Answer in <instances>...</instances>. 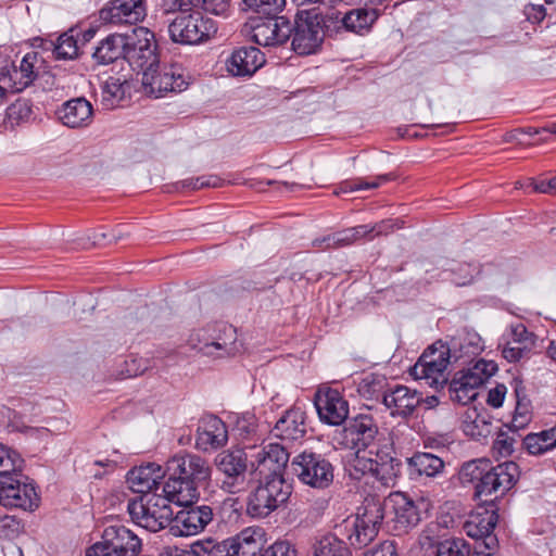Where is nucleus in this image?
Listing matches in <instances>:
<instances>
[{
    "mask_svg": "<svg viewBox=\"0 0 556 556\" xmlns=\"http://www.w3.org/2000/svg\"><path fill=\"white\" fill-rule=\"evenodd\" d=\"M167 472L203 486L211 479L212 469L205 458L197 454L185 453L177 454L167 462Z\"/></svg>",
    "mask_w": 556,
    "mask_h": 556,
    "instance_id": "19",
    "label": "nucleus"
},
{
    "mask_svg": "<svg viewBox=\"0 0 556 556\" xmlns=\"http://www.w3.org/2000/svg\"><path fill=\"white\" fill-rule=\"evenodd\" d=\"M261 556H296V551L289 542L279 541L266 548Z\"/></svg>",
    "mask_w": 556,
    "mask_h": 556,
    "instance_id": "59",
    "label": "nucleus"
},
{
    "mask_svg": "<svg viewBox=\"0 0 556 556\" xmlns=\"http://www.w3.org/2000/svg\"><path fill=\"white\" fill-rule=\"evenodd\" d=\"M55 113L60 122L70 128L87 127L91 124L93 118V108L91 103L83 97L67 100Z\"/></svg>",
    "mask_w": 556,
    "mask_h": 556,
    "instance_id": "30",
    "label": "nucleus"
},
{
    "mask_svg": "<svg viewBox=\"0 0 556 556\" xmlns=\"http://www.w3.org/2000/svg\"><path fill=\"white\" fill-rule=\"evenodd\" d=\"M189 10L204 11L215 15H223L229 8L228 0H187Z\"/></svg>",
    "mask_w": 556,
    "mask_h": 556,
    "instance_id": "50",
    "label": "nucleus"
},
{
    "mask_svg": "<svg viewBox=\"0 0 556 556\" xmlns=\"http://www.w3.org/2000/svg\"><path fill=\"white\" fill-rule=\"evenodd\" d=\"M345 554L344 543L333 535H327L318 542L314 556H345Z\"/></svg>",
    "mask_w": 556,
    "mask_h": 556,
    "instance_id": "48",
    "label": "nucleus"
},
{
    "mask_svg": "<svg viewBox=\"0 0 556 556\" xmlns=\"http://www.w3.org/2000/svg\"><path fill=\"white\" fill-rule=\"evenodd\" d=\"M481 386V379L466 370H460L448 383L450 399L458 404L467 405L476 400L477 389Z\"/></svg>",
    "mask_w": 556,
    "mask_h": 556,
    "instance_id": "35",
    "label": "nucleus"
},
{
    "mask_svg": "<svg viewBox=\"0 0 556 556\" xmlns=\"http://www.w3.org/2000/svg\"><path fill=\"white\" fill-rule=\"evenodd\" d=\"M380 505L383 506V517L387 511L393 514L392 522L399 532H407L415 528L429 508V502L425 498L413 500L403 492L391 493L383 501L380 500Z\"/></svg>",
    "mask_w": 556,
    "mask_h": 556,
    "instance_id": "11",
    "label": "nucleus"
},
{
    "mask_svg": "<svg viewBox=\"0 0 556 556\" xmlns=\"http://www.w3.org/2000/svg\"><path fill=\"white\" fill-rule=\"evenodd\" d=\"M181 12L169 25L168 34L174 42L181 45H200L207 41L217 31L215 22L200 11Z\"/></svg>",
    "mask_w": 556,
    "mask_h": 556,
    "instance_id": "9",
    "label": "nucleus"
},
{
    "mask_svg": "<svg viewBox=\"0 0 556 556\" xmlns=\"http://www.w3.org/2000/svg\"><path fill=\"white\" fill-rule=\"evenodd\" d=\"M458 270L459 274H455L453 282L459 287L470 285L473 281L475 274L478 273L477 267L471 264H462Z\"/></svg>",
    "mask_w": 556,
    "mask_h": 556,
    "instance_id": "60",
    "label": "nucleus"
},
{
    "mask_svg": "<svg viewBox=\"0 0 556 556\" xmlns=\"http://www.w3.org/2000/svg\"><path fill=\"white\" fill-rule=\"evenodd\" d=\"M509 336V339H511L516 344L528 345L529 349H531L534 343L533 334L528 331L527 327L521 323L510 327Z\"/></svg>",
    "mask_w": 556,
    "mask_h": 556,
    "instance_id": "57",
    "label": "nucleus"
},
{
    "mask_svg": "<svg viewBox=\"0 0 556 556\" xmlns=\"http://www.w3.org/2000/svg\"><path fill=\"white\" fill-rule=\"evenodd\" d=\"M217 471L223 475L220 488L229 494L241 492L247 483L248 456L241 448L227 450L215 459Z\"/></svg>",
    "mask_w": 556,
    "mask_h": 556,
    "instance_id": "15",
    "label": "nucleus"
},
{
    "mask_svg": "<svg viewBox=\"0 0 556 556\" xmlns=\"http://www.w3.org/2000/svg\"><path fill=\"white\" fill-rule=\"evenodd\" d=\"M507 388L505 384L498 383L488 392L486 403L493 408H498L503 405Z\"/></svg>",
    "mask_w": 556,
    "mask_h": 556,
    "instance_id": "61",
    "label": "nucleus"
},
{
    "mask_svg": "<svg viewBox=\"0 0 556 556\" xmlns=\"http://www.w3.org/2000/svg\"><path fill=\"white\" fill-rule=\"evenodd\" d=\"M445 344L455 364H467L483 350L480 334L466 328L458 330Z\"/></svg>",
    "mask_w": 556,
    "mask_h": 556,
    "instance_id": "26",
    "label": "nucleus"
},
{
    "mask_svg": "<svg viewBox=\"0 0 556 556\" xmlns=\"http://www.w3.org/2000/svg\"><path fill=\"white\" fill-rule=\"evenodd\" d=\"M188 342L192 349L207 356H229L239 351L236 328L225 323L192 332Z\"/></svg>",
    "mask_w": 556,
    "mask_h": 556,
    "instance_id": "7",
    "label": "nucleus"
},
{
    "mask_svg": "<svg viewBox=\"0 0 556 556\" xmlns=\"http://www.w3.org/2000/svg\"><path fill=\"white\" fill-rule=\"evenodd\" d=\"M292 35V24L285 16H266L252 26V39L258 46H279Z\"/></svg>",
    "mask_w": 556,
    "mask_h": 556,
    "instance_id": "23",
    "label": "nucleus"
},
{
    "mask_svg": "<svg viewBox=\"0 0 556 556\" xmlns=\"http://www.w3.org/2000/svg\"><path fill=\"white\" fill-rule=\"evenodd\" d=\"M306 414L301 407H291L276 421L274 437L286 441H301L306 434Z\"/></svg>",
    "mask_w": 556,
    "mask_h": 556,
    "instance_id": "27",
    "label": "nucleus"
},
{
    "mask_svg": "<svg viewBox=\"0 0 556 556\" xmlns=\"http://www.w3.org/2000/svg\"><path fill=\"white\" fill-rule=\"evenodd\" d=\"M235 430L242 438H249L257 430L256 416L251 412H244L239 415L235 422Z\"/></svg>",
    "mask_w": 556,
    "mask_h": 556,
    "instance_id": "52",
    "label": "nucleus"
},
{
    "mask_svg": "<svg viewBox=\"0 0 556 556\" xmlns=\"http://www.w3.org/2000/svg\"><path fill=\"white\" fill-rule=\"evenodd\" d=\"M498 520L495 511L471 516L464 525L466 534L475 539L473 555L495 556L498 551V540L493 533Z\"/></svg>",
    "mask_w": 556,
    "mask_h": 556,
    "instance_id": "16",
    "label": "nucleus"
},
{
    "mask_svg": "<svg viewBox=\"0 0 556 556\" xmlns=\"http://www.w3.org/2000/svg\"><path fill=\"white\" fill-rule=\"evenodd\" d=\"M522 444L532 455H541L555 448L556 426L536 433H529L525 437Z\"/></svg>",
    "mask_w": 556,
    "mask_h": 556,
    "instance_id": "39",
    "label": "nucleus"
},
{
    "mask_svg": "<svg viewBox=\"0 0 556 556\" xmlns=\"http://www.w3.org/2000/svg\"><path fill=\"white\" fill-rule=\"evenodd\" d=\"M142 84L149 89V93L155 98L168 92H181L187 89L189 81L185 70L179 64L160 66L159 62L142 75Z\"/></svg>",
    "mask_w": 556,
    "mask_h": 556,
    "instance_id": "14",
    "label": "nucleus"
},
{
    "mask_svg": "<svg viewBox=\"0 0 556 556\" xmlns=\"http://www.w3.org/2000/svg\"><path fill=\"white\" fill-rule=\"evenodd\" d=\"M320 26L323 29V36L328 35L330 37L337 36L344 31V12L338 9H329L325 14L321 15Z\"/></svg>",
    "mask_w": 556,
    "mask_h": 556,
    "instance_id": "42",
    "label": "nucleus"
},
{
    "mask_svg": "<svg viewBox=\"0 0 556 556\" xmlns=\"http://www.w3.org/2000/svg\"><path fill=\"white\" fill-rule=\"evenodd\" d=\"M473 415L472 418L471 414H467V419L470 421H465V433L475 439L486 438L491 433V424L476 410H473Z\"/></svg>",
    "mask_w": 556,
    "mask_h": 556,
    "instance_id": "46",
    "label": "nucleus"
},
{
    "mask_svg": "<svg viewBox=\"0 0 556 556\" xmlns=\"http://www.w3.org/2000/svg\"><path fill=\"white\" fill-rule=\"evenodd\" d=\"M230 541L233 545L232 555L257 556L265 544V532L260 527H249L230 538Z\"/></svg>",
    "mask_w": 556,
    "mask_h": 556,
    "instance_id": "36",
    "label": "nucleus"
},
{
    "mask_svg": "<svg viewBox=\"0 0 556 556\" xmlns=\"http://www.w3.org/2000/svg\"><path fill=\"white\" fill-rule=\"evenodd\" d=\"M147 15L146 0H111L99 12L106 24H137Z\"/></svg>",
    "mask_w": 556,
    "mask_h": 556,
    "instance_id": "21",
    "label": "nucleus"
},
{
    "mask_svg": "<svg viewBox=\"0 0 556 556\" xmlns=\"http://www.w3.org/2000/svg\"><path fill=\"white\" fill-rule=\"evenodd\" d=\"M199 485L179 476L168 475V480L163 485L162 492L168 498L169 504L185 506L194 503L199 498Z\"/></svg>",
    "mask_w": 556,
    "mask_h": 556,
    "instance_id": "34",
    "label": "nucleus"
},
{
    "mask_svg": "<svg viewBox=\"0 0 556 556\" xmlns=\"http://www.w3.org/2000/svg\"><path fill=\"white\" fill-rule=\"evenodd\" d=\"M395 178L393 174H383L378 175L370 180H367L365 178H355V179H349L340 182V185L334 190L336 194L340 193H349L359 190H368V189H376L380 187L381 185L391 181Z\"/></svg>",
    "mask_w": 556,
    "mask_h": 556,
    "instance_id": "41",
    "label": "nucleus"
},
{
    "mask_svg": "<svg viewBox=\"0 0 556 556\" xmlns=\"http://www.w3.org/2000/svg\"><path fill=\"white\" fill-rule=\"evenodd\" d=\"M516 408L513 422L515 427H522L530 420V401L525 394V388L517 383L515 387Z\"/></svg>",
    "mask_w": 556,
    "mask_h": 556,
    "instance_id": "45",
    "label": "nucleus"
},
{
    "mask_svg": "<svg viewBox=\"0 0 556 556\" xmlns=\"http://www.w3.org/2000/svg\"><path fill=\"white\" fill-rule=\"evenodd\" d=\"M386 379L382 376L369 375L358 384L359 394L366 400L383 399Z\"/></svg>",
    "mask_w": 556,
    "mask_h": 556,
    "instance_id": "43",
    "label": "nucleus"
},
{
    "mask_svg": "<svg viewBox=\"0 0 556 556\" xmlns=\"http://www.w3.org/2000/svg\"><path fill=\"white\" fill-rule=\"evenodd\" d=\"M127 511L135 523L150 532L169 529L174 515L168 498L155 492L129 500Z\"/></svg>",
    "mask_w": 556,
    "mask_h": 556,
    "instance_id": "4",
    "label": "nucleus"
},
{
    "mask_svg": "<svg viewBox=\"0 0 556 556\" xmlns=\"http://www.w3.org/2000/svg\"><path fill=\"white\" fill-rule=\"evenodd\" d=\"M42 48L51 50L56 60H74L78 55L77 40L68 33L60 35L56 42L42 40Z\"/></svg>",
    "mask_w": 556,
    "mask_h": 556,
    "instance_id": "40",
    "label": "nucleus"
},
{
    "mask_svg": "<svg viewBox=\"0 0 556 556\" xmlns=\"http://www.w3.org/2000/svg\"><path fill=\"white\" fill-rule=\"evenodd\" d=\"M151 367L149 359L144 357L130 356L125 361V370L123 374L126 378L137 377L144 374Z\"/></svg>",
    "mask_w": 556,
    "mask_h": 556,
    "instance_id": "55",
    "label": "nucleus"
},
{
    "mask_svg": "<svg viewBox=\"0 0 556 556\" xmlns=\"http://www.w3.org/2000/svg\"><path fill=\"white\" fill-rule=\"evenodd\" d=\"M314 405L321 422L342 425L349 416V402L341 392L332 388H320L315 394Z\"/></svg>",
    "mask_w": 556,
    "mask_h": 556,
    "instance_id": "20",
    "label": "nucleus"
},
{
    "mask_svg": "<svg viewBox=\"0 0 556 556\" xmlns=\"http://www.w3.org/2000/svg\"><path fill=\"white\" fill-rule=\"evenodd\" d=\"M243 3L256 13L271 16L283 9L286 0H243Z\"/></svg>",
    "mask_w": 556,
    "mask_h": 556,
    "instance_id": "49",
    "label": "nucleus"
},
{
    "mask_svg": "<svg viewBox=\"0 0 556 556\" xmlns=\"http://www.w3.org/2000/svg\"><path fill=\"white\" fill-rule=\"evenodd\" d=\"M290 470L302 484L317 490L329 488L334 479V467L324 455L312 450L293 456Z\"/></svg>",
    "mask_w": 556,
    "mask_h": 556,
    "instance_id": "5",
    "label": "nucleus"
},
{
    "mask_svg": "<svg viewBox=\"0 0 556 556\" xmlns=\"http://www.w3.org/2000/svg\"><path fill=\"white\" fill-rule=\"evenodd\" d=\"M173 515L169 533L174 536H191L202 532L213 520L208 505L188 504Z\"/></svg>",
    "mask_w": 556,
    "mask_h": 556,
    "instance_id": "18",
    "label": "nucleus"
},
{
    "mask_svg": "<svg viewBox=\"0 0 556 556\" xmlns=\"http://www.w3.org/2000/svg\"><path fill=\"white\" fill-rule=\"evenodd\" d=\"M383 519V506L380 505V500L365 498L349 529L350 544L355 548L367 546L377 536Z\"/></svg>",
    "mask_w": 556,
    "mask_h": 556,
    "instance_id": "12",
    "label": "nucleus"
},
{
    "mask_svg": "<svg viewBox=\"0 0 556 556\" xmlns=\"http://www.w3.org/2000/svg\"><path fill=\"white\" fill-rule=\"evenodd\" d=\"M141 546V540L128 528L112 525L104 529L101 541L87 549L86 556H137Z\"/></svg>",
    "mask_w": 556,
    "mask_h": 556,
    "instance_id": "10",
    "label": "nucleus"
},
{
    "mask_svg": "<svg viewBox=\"0 0 556 556\" xmlns=\"http://www.w3.org/2000/svg\"><path fill=\"white\" fill-rule=\"evenodd\" d=\"M224 180L216 175H204L195 178H187L178 182L182 189L199 190L202 188H219Z\"/></svg>",
    "mask_w": 556,
    "mask_h": 556,
    "instance_id": "51",
    "label": "nucleus"
},
{
    "mask_svg": "<svg viewBox=\"0 0 556 556\" xmlns=\"http://www.w3.org/2000/svg\"><path fill=\"white\" fill-rule=\"evenodd\" d=\"M206 556H235L232 555V544L229 539L216 541L214 539H206L195 544Z\"/></svg>",
    "mask_w": 556,
    "mask_h": 556,
    "instance_id": "47",
    "label": "nucleus"
},
{
    "mask_svg": "<svg viewBox=\"0 0 556 556\" xmlns=\"http://www.w3.org/2000/svg\"><path fill=\"white\" fill-rule=\"evenodd\" d=\"M323 243H326L327 248L350 245L354 243L353 233L348 228L328 237H324L323 239H316L313 241L314 247H321Z\"/></svg>",
    "mask_w": 556,
    "mask_h": 556,
    "instance_id": "53",
    "label": "nucleus"
},
{
    "mask_svg": "<svg viewBox=\"0 0 556 556\" xmlns=\"http://www.w3.org/2000/svg\"><path fill=\"white\" fill-rule=\"evenodd\" d=\"M292 486L282 476H266L248 498L247 511L255 518H265L287 503Z\"/></svg>",
    "mask_w": 556,
    "mask_h": 556,
    "instance_id": "6",
    "label": "nucleus"
},
{
    "mask_svg": "<svg viewBox=\"0 0 556 556\" xmlns=\"http://www.w3.org/2000/svg\"><path fill=\"white\" fill-rule=\"evenodd\" d=\"M253 457V465L256 466V470L265 477L282 476V471L289 462L288 451L278 443L263 445Z\"/></svg>",
    "mask_w": 556,
    "mask_h": 556,
    "instance_id": "28",
    "label": "nucleus"
},
{
    "mask_svg": "<svg viewBox=\"0 0 556 556\" xmlns=\"http://www.w3.org/2000/svg\"><path fill=\"white\" fill-rule=\"evenodd\" d=\"M123 462V455L117 452V451H114L112 453L111 456L109 457H103V458H98L96 459L91 466L93 467H103L104 468V471L103 472H99V471H94L93 472V477L97 478V479H100L103 477V475L108 473V472H112L116 469V467Z\"/></svg>",
    "mask_w": 556,
    "mask_h": 556,
    "instance_id": "56",
    "label": "nucleus"
},
{
    "mask_svg": "<svg viewBox=\"0 0 556 556\" xmlns=\"http://www.w3.org/2000/svg\"><path fill=\"white\" fill-rule=\"evenodd\" d=\"M519 475V466L515 462L493 466L485 458L465 463L458 473L463 484H475V497L484 502L505 495L515 485Z\"/></svg>",
    "mask_w": 556,
    "mask_h": 556,
    "instance_id": "2",
    "label": "nucleus"
},
{
    "mask_svg": "<svg viewBox=\"0 0 556 556\" xmlns=\"http://www.w3.org/2000/svg\"><path fill=\"white\" fill-rule=\"evenodd\" d=\"M529 350L528 345H519L511 339H508L503 345L502 355L506 361L514 363L520 361L523 354Z\"/></svg>",
    "mask_w": 556,
    "mask_h": 556,
    "instance_id": "58",
    "label": "nucleus"
},
{
    "mask_svg": "<svg viewBox=\"0 0 556 556\" xmlns=\"http://www.w3.org/2000/svg\"><path fill=\"white\" fill-rule=\"evenodd\" d=\"M124 59L136 70L149 71L159 62L154 34L146 27H136L125 34Z\"/></svg>",
    "mask_w": 556,
    "mask_h": 556,
    "instance_id": "13",
    "label": "nucleus"
},
{
    "mask_svg": "<svg viewBox=\"0 0 556 556\" xmlns=\"http://www.w3.org/2000/svg\"><path fill=\"white\" fill-rule=\"evenodd\" d=\"M126 80H122L119 77L110 76L102 85V100L109 105H114L115 102L121 101L125 96V84Z\"/></svg>",
    "mask_w": 556,
    "mask_h": 556,
    "instance_id": "44",
    "label": "nucleus"
},
{
    "mask_svg": "<svg viewBox=\"0 0 556 556\" xmlns=\"http://www.w3.org/2000/svg\"><path fill=\"white\" fill-rule=\"evenodd\" d=\"M514 443L515 440L513 438L501 433L494 442V448L497 450L501 455H510L514 452Z\"/></svg>",
    "mask_w": 556,
    "mask_h": 556,
    "instance_id": "64",
    "label": "nucleus"
},
{
    "mask_svg": "<svg viewBox=\"0 0 556 556\" xmlns=\"http://www.w3.org/2000/svg\"><path fill=\"white\" fill-rule=\"evenodd\" d=\"M402 463L395 457L393 446L376 441L349 462L345 467L348 475L354 480L370 476L381 485L393 488L401 473Z\"/></svg>",
    "mask_w": 556,
    "mask_h": 556,
    "instance_id": "3",
    "label": "nucleus"
},
{
    "mask_svg": "<svg viewBox=\"0 0 556 556\" xmlns=\"http://www.w3.org/2000/svg\"><path fill=\"white\" fill-rule=\"evenodd\" d=\"M24 459L14 450L0 443V505L34 511L40 496L33 481L23 473Z\"/></svg>",
    "mask_w": 556,
    "mask_h": 556,
    "instance_id": "1",
    "label": "nucleus"
},
{
    "mask_svg": "<svg viewBox=\"0 0 556 556\" xmlns=\"http://www.w3.org/2000/svg\"><path fill=\"white\" fill-rule=\"evenodd\" d=\"M164 475L165 472L160 465L148 463L129 470L126 480L132 492L144 495L152 494V490L159 489Z\"/></svg>",
    "mask_w": 556,
    "mask_h": 556,
    "instance_id": "32",
    "label": "nucleus"
},
{
    "mask_svg": "<svg viewBox=\"0 0 556 556\" xmlns=\"http://www.w3.org/2000/svg\"><path fill=\"white\" fill-rule=\"evenodd\" d=\"M18 522L12 516H0V539L10 538L17 531Z\"/></svg>",
    "mask_w": 556,
    "mask_h": 556,
    "instance_id": "63",
    "label": "nucleus"
},
{
    "mask_svg": "<svg viewBox=\"0 0 556 556\" xmlns=\"http://www.w3.org/2000/svg\"><path fill=\"white\" fill-rule=\"evenodd\" d=\"M408 476L413 480L437 478L444 472L445 462L429 452H415L406 459Z\"/></svg>",
    "mask_w": 556,
    "mask_h": 556,
    "instance_id": "33",
    "label": "nucleus"
},
{
    "mask_svg": "<svg viewBox=\"0 0 556 556\" xmlns=\"http://www.w3.org/2000/svg\"><path fill=\"white\" fill-rule=\"evenodd\" d=\"M125 56V34H112L101 40L92 58L98 64L106 65Z\"/></svg>",
    "mask_w": 556,
    "mask_h": 556,
    "instance_id": "37",
    "label": "nucleus"
},
{
    "mask_svg": "<svg viewBox=\"0 0 556 556\" xmlns=\"http://www.w3.org/2000/svg\"><path fill=\"white\" fill-rule=\"evenodd\" d=\"M39 60L37 52H28L22 58L18 65L12 64L0 68L2 97L7 91L16 93L29 87L38 75L37 63Z\"/></svg>",
    "mask_w": 556,
    "mask_h": 556,
    "instance_id": "17",
    "label": "nucleus"
},
{
    "mask_svg": "<svg viewBox=\"0 0 556 556\" xmlns=\"http://www.w3.org/2000/svg\"><path fill=\"white\" fill-rule=\"evenodd\" d=\"M265 63V56L256 47H240L227 59V71L232 76H251Z\"/></svg>",
    "mask_w": 556,
    "mask_h": 556,
    "instance_id": "31",
    "label": "nucleus"
},
{
    "mask_svg": "<svg viewBox=\"0 0 556 556\" xmlns=\"http://www.w3.org/2000/svg\"><path fill=\"white\" fill-rule=\"evenodd\" d=\"M450 364H455L445 342L439 340L427 348L410 368V375L416 380H426L434 389L442 388L446 382L445 370Z\"/></svg>",
    "mask_w": 556,
    "mask_h": 556,
    "instance_id": "8",
    "label": "nucleus"
},
{
    "mask_svg": "<svg viewBox=\"0 0 556 556\" xmlns=\"http://www.w3.org/2000/svg\"><path fill=\"white\" fill-rule=\"evenodd\" d=\"M292 49L301 55L314 53L323 42V29L318 15L300 17L292 26Z\"/></svg>",
    "mask_w": 556,
    "mask_h": 556,
    "instance_id": "25",
    "label": "nucleus"
},
{
    "mask_svg": "<svg viewBox=\"0 0 556 556\" xmlns=\"http://www.w3.org/2000/svg\"><path fill=\"white\" fill-rule=\"evenodd\" d=\"M418 391L403 384H396L383 393V404L393 418L408 419L421 404Z\"/></svg>",
    "mask_w": 556,
    "mask_h": 556,
    "instance_id": "24",
    "label": "nucleus"
},
{
    "mask_svg": "<svg viewBox=\"0 0 556 556\" xmlns=\"http://www.w3.org/2000/svg\"><path fill=\"white\" fill-rule=\"evenodd\" d=\"M31 110L26 102L16 101L8 109V116L11 121L18 122L30 115Z\"/></svg>",
    "mask_w": 556,
    "mask_h": 556,
    "instance_id": "62",
    "label": "nucleus"
},
{
    "mask_svg": "<svg viewBox=\"0 0 556 556\" xmlns=\"http://www.w3.org/2000/svg\"><path fill=\"white\" fill-rule=\"evenodd\" d=\"M228 441L225 422L215 415H207L200 421L197 434V446L203 451L216 450Z\"/></svg>",
    "mask_w": 556,
    "mask_h": 556,
    "instance_id": "29",
    "label": "nucleus"
},
{
    "mask_svg": "<svg viewBox=\"0 0 556 556\" xmlns=\"http://www.w3.org/2000/svg\"><path fill=\"white\" fill-rule=\"evenodd\" d=\"M472 376L481 379V386L497 371V365L493 361L479 359L467 369Z\"/></svg>",
    "mask_w": 556,
    "mask_h": 556,
    "instance_id": "54",
    "label": "nucleus"
},
{
    "mask_svg": "<svg viewBox=\"0 0 556 556\" xmlns=\"http://www.w3.org/2000/svg\"><path fill=\"white\" fill-rule=\"evenodd\" d=\"M378 18V13L374 9H353L344 12V31L361 34L368 30Z\"/></svg>",
    "mask_w": 556,
    "mask_h": 556,
    "instance_id": "38",
    "label": "nucleus"
},
{
    "mask_svg": "<svg viewBox=\"0 0 556 556\" xmlns=\"http://www.w3.org/2000/svg\"><path fill=\"white\" fill-rule=\"evenodd\" d=\"M378 426L369 415L359 414L350 419L342 430V443L359 453L376 442Z\"/></svg>",
    "mask_w": 556,
    "mask_h": 556,
    "instance_id": "22",
    "label": "nucleus"
}]
</instances>
